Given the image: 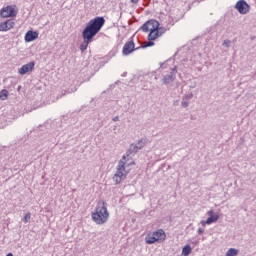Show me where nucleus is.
Segmentation results:
<instances>
[{
	"mask_svg": "<svg viewBox=\"0 0 256 256\" xmlns=\"http://www.w3.org/2000/svg\"><path fill=\"white\" fill-rule=\"evenodd\" d=\"M207 215H208V218H207L208 225L217 223V221H219V212H214L213 210H210L207 212Z\"/></svg>",
	"mask_w": 256,
	"mask_h": 256,
	"instance_id": "9b49d317",
	"label": "nucleus"
},
{
	"mask_svg": "<svg viewBox=\"0 0 256 256\" xmlns=\"http://www.w3.org/2000/svg\"><path fill=\"white\" fill-rule=\"evenodd\" d=\"M166 238L167 235L165 234V231L163 229H159L147 234L145 237V243H147V245H153L155 243H161L165 241Z\"/></svg>",
	"mask_w": 256,
	"mask_h": 256,
	"instance_id": "20e7f679",
	"label": "nucleus"
},
{
	"mask_svg": "<svg viewBox=\"0 0 256 256\" xmlns=\"http://www.w3.org/2000/svg\"><path fill=\"white\" fill-rule=\"evenodd\" d=\"M200 223H201L202 227L209 225V222H207V220H202Z\"/></svg>",
	"mask_w": 256,
	"mask_h": 256,
	"instance_id": "5701e85b",
	"label": "nucleus"
},
{
	"mask_svg": "<svg viewBox=\"0 0 256 256\" xmlns=\"http://www.w3.org/2000/svg\"><path fill=\"white\" fill-rule=\"evenodd\" d=\"M105 25V18L96 17L89 21L85 29L82 32L83 43L80 45V50L87 51L90 43H93V37L101 31V28Z\"/></svg>",
	"mask_w": 256,
	"mask_h": 256,
	"instance_id": "f257e3e1",
	"label": "nucleus"
},
{
	"mask_svg": "<svg viewBox=\"0 0 256 256\" xmlns=\"http://www.w3.org/2000/svg\"><path fill=\"white\" fill-rule=\"evenodd\" d=\"M159 37H161L159 35V32L156 30H153L152 32H149L148 34V41H157V39H159Z\"/></svg>",
	"mask_w": 256,
	"mask_h": 256,
	"instance_id": "2eb2a0df",
	"label": "nucleus"
},
{
	"mask_svg": "<svg viewBox=\"0 0 256 256\" xmlns=\"http://www.w3.org/2000/svg\"><path fill=\"white\" fill-rule=\"evenodd\" d=\"M18 13H19V8H17V5H8L6 7H3L0 10V17L2 19H9V18L17 17Z\"/></svg>",
	"mask_w": 256,
	"mask_h": 256,
	"instance_id": "39448f33",
	"label": "nucleus"
},
{
	"mask_svg": "<svg viewBox=\"0 0 256 256\" xmlns=\"http://www.w3.org/2000/svg\"><path fill=\"white\" fill-rule=\"evenodd\" d=\"M15 28V20L8 19L0 22V31L3 33H7V31H11V29Z\"/></svg>",
	"mask_w": 256,
	"mask_h": 256,
	"instance_id": "6e6552de",
	"label": "nucleus"
},
{
	"mask_svg": "<svg viewBox=\"0 0 256 256\" xmlns=\"http://www.w3.org/2000/svg\"><path fill=\"white\" fill-rule=\"evenodd\" d=\"M193 98V94L188 96V99H192Z\"/></svg>",
	"mask_w": 256,
	"mask_h": 256,
	"instance_id": "cd10ccee",
	"label": "nucleus"
},
{
	"mask_svg": "<svg viewBox=\"0 0 256 256\" xmlns=\"http://www.w3.org/2000/svg\"><path fill=\"white\" fill-rule=\"evenodd\" d=\"M235 9L238 10L240 15H247L251 9V6H249L245 0H240L236 3Z\"/></svg>",
	"mask_w": 256,
	"mask_h": 256,
	"instance_id": "0eeeda50",
	"label": "nucleus"
},
{
	"mask_svg": "<svg viewBox=\"0 0 256 256\" xmlns=\"http://www.w3.org/2000/svg\"><path fill=\"white\" fill-rule=\"evenodd\" d=\"M7 256H13V253H9Z\"/></svg>",
	"mask_w": 256,
	"mask_h": 256,
	"instance_id": "c85d7f7f",
	"label": "nucleus"
},
{
	"mask_svg": "<svg viewBox=\"0 0 256 256\" xmlns=\"http://www.w3.org/2000/svg\"><path fill=\"white\" fill-rule=\"evenodd\" d=\"M112 121H114V122L119 121V116H115V117L112 119Z\"/></svg>",
	"mask_w": 256,
	"mask_h": 256,
	"instance_id": "a878e982",
	"label": "nucleus"
},
{
	"mask_svg": "<svg viewBox=\"0 0 256 256\" xmlns=\"http://www.w3.org/2000/svg\"><path fill=\"white\" fill-rule=\"evenodd\" d=\"M237 255H239V249H236V248L228 249V251L225 254V256H237Z\"/></svg>",
	"mask_w": 256,
	"mask_h": 256,
	"instance_id": "dca6fc26",
	"label": "nucleus"
},
{
	"mask_svg": "<svg viewBox=\"0 0 256 256\" xmlns=\"http://www.w3.org/2000/svg\"><path fill=\"white\" fill-rule=\"evenodd\" d=\"M205 233V230L203 228H198V235H203Z\"/></svg>",
	"mask_w": 256,
	"mask_h": 256,
	"instance_id": "b1692460",
	"label": "nucleus"
},
{
	"mask_svg": "<svg viewBox=\"0 0 256 256\" xmlns=\"http://www.w3.org/2000/svg\"><path fill=\"white\" fill-rule=\"evenodd\" d=\"M135 165V161L131 160L129 154H125L118 162L116 173L113 176V181L117 185L127 179V175L131 172V167Z\"/></svg>",
	"mask_w": 256,
	"mask_h": 256,
	"instance_id": "f03ea898",
	"label": "nucleus"
},
{
	"mask_svg": "<svg viewBox=\"0 0 256 256\" xmlns=\"http://www.w3.org/2000/svg\"><path fill=\"white\" fill-rule=\"evenodd\" d=\"M223 46H224V47H231V40H229V39L224 40Z\"/></svg>",
	"mask_w": 256,
	"mask_h": 256,
	"instance_id": "4be33fe9",
	"label": "nucleus"
},
{
	"mask_svg": "<svg viewBox=\"0 0 256 256\" xmlns=\"http://www.w3.org/2000/svg\"><path fill=\"white\" fill-rule=\"evenodd\" d=\"M131 3H134V5H137V3H139V0H130Z\"/></svg>",
	"mask_w": 256,
	"mask_h": 256,
	"instance_id": "bb28decb",
	"label": "nucleus"
},
{
	"mask_svg": "<svg viewBox=\"0 0 256 256\" xmlns=\"http://www.w3.org/2000/svg\"><path fill=\"white\" fill-rule=\"evenodd\" d=\"M173 81H175V74L171 73L166 75L163 79H162V83L164 85H169V83H173Z\"/></svg>",
	"mask_w": 256,
	"mask_h": 256,
	"instance_id": "4468645a",
	"label": "nucleus"
},
{
	"mask_svg": "<svg viewBox=\"0 0 256 256\" xmlns=\"http://www.w3.org/2000/svg\"><path fill=\"white\" fill-rule=\"evenodd\" d=\"M182 107H189V102L187 101H182Z\"/></svg>",
	"mask_w": 256,
	"mask_h": 256,
	"instance_id": "393cba45",
	"label": "nucleus"
},
{
	"mask_svg": "<svg viewBox=\"0 0 256 256\" xmlns=\"http://www.w3.org/2000/svg\"><path fill=\"white\" fill-rule=\"evenodd\" d=\"M23 221L25 222V223H29V221H31V213H26L25 214V216H24V218H23Z\"/></svg>",
	"mask_w": 256,
	"mask_h": 256,
	"instance_id": "aec40b11",
	"label": "nucleus"
},
{
	"mask_svg": "<svg viewBox=\"0 0 256 256\" xmlns=\"http://www.w3.org/2000/svg\"><path fill=\"white\" fill-rule=\"evenodd\" d=\"M173 71H177V67H175V68L173 69Z\"/></svg>",
	"mask_w": 256,
	"mask_h": 256,
	"instance_id": "c756f323",
	"label": "nucleus"
},
{
	"mask_svg": "<svg viewBox=\"0 0 256 256\" xmlns=\"http://www.w3.org/2000/svg\"><path fill=\"white\" fill-rule=\"evenodd\" d=\"M8 97H9V91H7V89L1 90V92H0L1 101H7Z\"/></svg>",
	"mask_w": 256,
	"mask_h": 256,
	"instance_id": "f3484780",
	"label": "nucleus"
},
{
	"mask_svg": "<svg viewBox=\"0 0 256 256\" xmlns=\"http://www.w3.org/2000/svg\"><path fill=\"white\" fill-rule=\"evenodd\" d=\"M145 143V139H140L137 143L131 144L128 151L130 153H139V151L145 147Z\"/></svg>",
	"mask_w": 256,
	"mask_h": 256,
	"instance_id": "1a4fd4ad",
	"label": "nucleus"
},
{
	"mask_svg": "<svg viewBox=\"0 0 256 256\" xmlns=\"http://www.w3.org/2000/svg\"><path fill=\"white\" fill-rule=\"evenodd\" d=\"M135 51V43L133 41H128L123 47V55H131Z\"/></svg>",
	"mask_w": 256,
	"mask_h": 256,
	"instance_id": "f8f14e48",
	"label": "nucleus"
},
{
	"mask_svg": "<svg viewBox=\"0 0 256 256\" xmlns=\"http://www.w3.org/2000/svg\"><path fill=\"white\" fill-rule=\"evenodd\" d=\"M109 210H107V202L99 201L95 208V211L92 213V221L96 223V225H105L107 221H109Z\"/></svg>",
	"mask_w": 256,
	"mask_h": 256,
	"instance_id": "7ed1b4c3",
	"label": "nucleus"
},
{
	"mask_svg": "<svg viewBox=\"0 0 256 256\" xmlns=\"http://www.w3.org/2000/svg\"><path fill=\"white\" fill-rule=\"evenodd\" d=\"M191 251H192L191 247L189 245H186L182 249V255L184 256L191 255Z\"/></svg>",
	"mask_w": 256,
	"mask_h": 256,
	"instance_id": "a211bd4d",
	"label": "nucleus"
},
{
	"mask_svg": "<svg viewBox=\"0 0 256 256\" xmlns=\"http://www.w3.org/2000/svg\"><path fill=\"white\" fill-rule=\"evenodd\" d=\"M33 69H35V62H29L18 69V73L19 75H27V73H30Z\"/></svg>",
	"mask_w": 256,
	"mask_h": 256,
	"instance_id": "9d476101",
	"label": "nucleus"
},
{
	"mask_svg": "<svg viewBox=\"0 0 256 256\" xmlns=\"http://www.w3.org/2000/svg\"><path fill=\"white\" fill-rule=\"evenodd\" d=\"M157 32H158V35L160 37H163V35H165V33H167V28L165 27H159L157 28Z\"/></svg>",
	"mask_w": 256,
	"mask_h": 256,
	"instance_id": "6ab92c4d",
	"label": "nucleus"
},
{
	"mask_svg": "<svg viewBox=\"0 0 256 256\" xmlns=\"http://www.w3.org/2000/svg\"><path fill=\"white\" fill-rule=\"evenodd\" d=\"M155 40H148L144 43V47H153V45H155V42H153Z\"/></svg>",
	"mask_w": 256,
	"mask_h": 256,
	"instance_id": "412c9836",
	"label": "nucleus"
},
{
	"mask_svg": "<svg viewBox=\"0 0 256 256\" xmlns=\"http://www.w3.org/2000/svg\"><path fill=\"white\" fill-rule=\"evenodd\" d=\"M159 27V21L157 20H148L146 23H144L141 27V30L144 33H151L152 31H155Z\"/></svg>",
	"mask_w": 256,
	"mask_h": 256,
	"instance_id": "423d86ee",
	"label": "nucleus"
},
{
	"mask_svg": "<svg viewBox=\"0 0 256 256\" xmlns=\"http://www.w3.org/2000/svg\"><path fill=\"white\" fill-rule=\"evenodd\" d=\"M25 42L26 43H31V41H35V39H39V33L35 32L33 30H29L26 34H25Z\"/></svg>",
	"mask_w": 256,
	"mask_h": 256,
	"instance_id": "ddd939ff",
	"label": "nucleus"
}]
</instances>
